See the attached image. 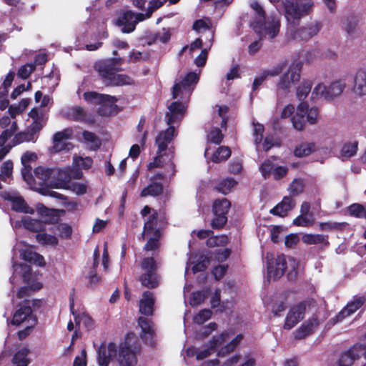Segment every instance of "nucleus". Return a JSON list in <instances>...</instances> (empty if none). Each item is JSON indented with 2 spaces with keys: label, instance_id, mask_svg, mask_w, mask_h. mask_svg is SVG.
I'll list each match as a JSON object with an SVG mask.
<instances>
[{
  "label": "nucleus",
  "instance_id": "f257e3e1",
  "mask_svg": "<svg viewBox=\"0 0 366 366\" xmlns=\"http://www.w3.org/2000/svg\"><path fill=\"white\" fill-rule=\"evenodd\" d=\"M199 81V74L195 72H189L182 80L176 81L172 88V97L182 99V102H174L168 107L169 112L166 115L167 121L169 127L165 130L159 132L156 137L155 144L157 146V156L154 161L149 163V169L160 167L162 166V158L166 156L170 161L173 157V148L168 147L175 136V128L171 124L175 123L179 118H182L186 111V102L194 89V86Z\"/></svg>",
  "mask_w": 366,
  "mask_h": 366
},
{
  "label": "nucleus",
  "instance_id": "f03ea898",
  "mask_svg": "<svg viewBox=\"0 0 366 366\" xmlns=\"http://www.w3.org/2000/svg\"><path fill=\"white\" fill-rule=\"evenodd\" d=\"M139 349L135 335L128 334L124 342L119 345V350L114 342L109 343L107 348H99V365L108 366L109 362L116 357L119 366H135L137 363V354Z\"/></svg>",
  "mask_w": 366,
  "mask_h": 366
},
{
  "label": "nucleus",
  "instance_id": "7ed1b4c3",
  "mask_svg": "<svg viewBox=\"0 0 366 366\" xmlns=\"http://www.w3.org/2000/svg\"><path fill=\"white\" fill-rule=\"evenodd\" d=\"M122 61V60L120 58H111L99 61L95 64L94 67L105 85L114 86L133 83L132 79L129 76L117 74V71L121 70L119 66Z\"/></svg>",
  "mask_w": 366,
  "mask_h": 366
},
{
  "label": "nucleus",
  "instance_id": "20e7f679",
  "mask_svg": "<svg viewBox=\"0 0 366 366\" xmlns=\"http://www.w3.org/2000/svg\"><path fill=\"white\" fill-rule=\"evenodd\" d=\"M267 280H276L280 278L285 272L289 280H294L297 274L298 262L291 257L287 258L284 254L274 257L271 254H267Z\"/></svg>",
  "mask_w": 366,
  "mask_h": 366
},
{
  "label": "nucleus",
  "instance_id": "39448f33",
  "mask_svg": "<svg viewBox=\"0 0 366 366\" xmlns=\"http://www.w3.org/2000/svg\"><path fill=\"white\" fill-rule=\"evenodd\" d=\"M277 10H282L287 21L298 23L300 19L312 13L315 7L313 0H269Z\"/></svg>",
  "mask_w": 366,
  "mask_h": 366
},
{
  "label": "nucleus",
  "instance_id": "423d86ee",
  "mask_svg": "<svg viewBox=\"0 0 366 366\" xmlns=\"http://www.w3.org/2000/svg\"><path fill=\"white\" fill-rule=\"evenodd\" d=\"M251 8L257 15L255 19L251 22V26L260 37L269 36L274 38L280 31V21L279 18L271 16L267 21L265 19V11L262 6L256 0L250 2Z\"/></svg>",
  "mask_w": 366,
  "mask_h": 366
},
{
  "label": "nucleus",
  "instance_id": "0eeeda50",
  "mask_svg": "<svg viewBox=\"0 0 366 366\" xmlns=\"http://www.w3.org/2000/svg\"><path fill=\"white\" fill-rule=\"evenodd\" d=\"M84 99L93 105H99L97 112L101 116H110L116 114L118 107L116 104L117 98L108 94H99L96 92H87L83 94Z\"/></svg>",
  "mask_w": 366,
  "mask_h": 366
},
{
  "label": "nucleus",
  "instance_id": "6e6552de",
  "mask_svg": "<svg viewBox=\"0 0 366 366\" xmlns=\"http://www.w3.org/2000/svg\"><path fill=\"white\" fill-rule=\"evenodd\" d=\"M318 119L319 111L317 108H310L306 103H300L295 114L292 117V123L296 130L301 131L305 128L306 122L315 124Z\"/></svg>",
  "mask_w": 366,
  "mask_h": 366
},
{
  "label": "nucleus",
  "instance_id": "1a4fd4ad",
  "mask_svg": "<svg viewBox=\"0 0 366 366\" xmlns=\"http://www.w3.org/2000/svg\"><path fill=\"white\" fill-rule=\"evenodd\" d=\"M347 86V80L345 78L336 79L327 86L324 84L320 83L315 86L312 92L313 99L323 97L325 99H333L340 96Z\"/></svg>",
  "mask_w": 366,
  "mask_h": 366
},
{
  "label": "nucleus",
  "instance_id": "9d476101",
  "mask_svg": "<svg viewBox=\"0 0 366 366\" xmlns=\"http://www.w3.org/2000/svg\"><path fill=\"white\" fill-rule=\"evenodd\" d=\"M144 273L139 277L142 285L149 289L157 287L160 283V277L157 273V264L153 257L144 258L141 263Z\"/></svg>",
  "mask_w": 366,
  "mask_h": 366
},
{
  "label": "nucleus",
  "instance_id": "9b49d317",
  "mask_svg": "<svg viewBox=\"0 0 366 366\" xmlns=\"http://www.w3.org/2000/svg\"><path fill=\"white\" fill-rule=\"evenodd\" d=\"M52 180L53 188L66 189L72 179H79L82 177V172L76 167H67L64 169L54 168Z\"/></svg>",
  "mask_w": 366,
  "mask_h": 366
},
{
  "label": "nucleus",
  "instance_id": "f8f14e48",
  "mask_svg": "<svg viewBox=\"0 0 366 366\" xmlns=\"http://www.w3.org/2000/svg\"><path fill=\"white\" fill-rule=\"evenodd\" d=\"M229 339V333L228 332H222L219 335L215 336L212 338L209 342V346L207 348L199 350L195 347H189L186 350V354L188 357L195 356L197 360H202L209 357Z\"/></svg>",
  "mask_w": 366,
  "mask_h": 366
},
{
  "label": "nucleus",
  "instance_id": "ddd939ff",
  "mask_svg": "<svg viewBox=\"0 0 366 366\" xmlns=\"http://www.w3.org/2000/svg\"><path fill=\"white\" fill-rule=\"evenodd\" d=\"M54 177L53 169L44 167H38L34 169V177L31 189L39 192L41 194H46L47 187H52Z\"/></svg>",
  "mask_w": 366,
  "mask_h": 366
},
{
  "label": "nucleus",
  "instance_id": "4468645a",
  "mask_svg": "<svg viewBox=\"0 0 366 366\" xmlns=\"http://www.w3.org/2000/svg\"><path fill=\"white\" fill-rule=\"evenodd\" d=\"M322 26V22L314 21L300 28L289 30L287 35L288 39L294 41H307L317 36Z\"/></svg>",
  "mask_w": 366,
  "mask_h": 366
},
{
  "label": "nucleus",
  "instance_id": "2eb2a0df",
  "mask_svg": "<svg viewBox=\"0 0 366 366\" xmlns=\"http://www.w3.org/2000/svg\"><path fill=\"white\" fill-rule=\"evenodd\" d=\"M302 66V63L301 61H294L291 64L287 71L280 77L277 84L278 92L287 93L291 85L300 81Z\"/></svg>",
  "mask_w": 366,
  "mask_h": 366
},
{
  "label": "nucleus",
  "instance_id": "dca6fc26",
  "mask_svg": "<svg viewBox=\"0 0 366 366\" xmlns=\"http://www.w3.org/2000/svg\"><path fill=\"white\" fill-rule=\"evenodd\" d=\"M231 204L226 198L217 199L213 203L212 211L214 217L212 219L211 226L213 229L222 228L227 221V214Z\"/></svg>",
  "mask_w": 366,
  "mask_h": 366
},
{
  "label": "nucleus",
  "instance_id": "f3484780",
  "mask_svg": "<svg viewBox=\"0 0 366 366\" xmlns=\"http://www.w3.org/2000/svg\"><path fill=\"white\" fill-rule=\"evenodd\" d=\"M145 19L144 14H134L131 11L124 12L117 19V25L122 26L124 33H130L135 29L136 24Z\"/></svg>",
  "mask_w": 366,
  "mask_h": 366
},
{
  "label": "nucleus",
  "instance_id": "a211bd4d",
  "mask_svg": "<svg viewBox=\"0 0 366 366\" xmlns=\"http://www.w3.org/2000/svg\"><path fill=\"white\" fill-rule=\"evenodd\" d=\"M36 324V318L33 315L32 310L29 305H20L19 308L13 315L11 324L20 325L21 324Z\"/></svg>",
  "mask_w": 366,
  "mask_h": 366
},
{
  "label": "nucleus",
  "instance_id": "6ab92c4d",
  "mask_svg": "<svg viewBox=\"0 0 366 366\" xmlns=\"http://www.w3.org/2000/svg\"><path fill=\"white\" fill-rule=\"evenodd\" d=\"M366 302V297L355 295L346 306L336 315L337 321H342L361 308Z\"/></svg>",
  "mask_w": 366,
  "mask_h": 366
},
{
  "label": "nucleus",
  "instance_id": "aec40b11",
  "mask_svg": "<svg viewBox=\"0 0 366 366\" xmlns=\"http://www.w3.org/2000/svg\"><path fill=\"white\" fill-rule=\"evenodd\" d=\"M306 307L304 303H300L292 307L286 317L284 328L291 330L304 318Z\"/></svg>",
  "mask_w": 366,
  "mask_h": 366
},
{
  "label": "nucleus",
  "instance_id": "412c9836",
  "mask_svg": "<svg viewBox=\"0 0 366 366\" xmlns=\"http://www.w3.org/2000/svg\"><path fill=\"white\" fill-rule=\"evenodd\" d=\"M362 352L361 345H354L348 350L342 352L339 358V366H351Z\"/></svg>",
  "mask_w": 366,
  "mask_h": 366
},
{
  "label": "nucleus",
  "instance_id": "4be33fe9",
  "mask_svg": "<svg viewBox=\"0 0 366 366\" xmlns=\"http://www.w3.org/2000/svg\"><path fill=\"white\" fill-rule=\"evenodd\" d=\"M353 93L358 97H364L366 95V71L364 69H359L356 71L354 76Z\"/></svg>",
  "mask_w": 366,
  "mask_h": 366
},
{
  "label": "nucleus",
  "instance_id": "5701e85b",
  "mask_svg": "<svg viewBox=\"0 0 366 366\" xmlns=\"http://www.w3.org/2000/svg\"><path fill=\"white\" fill-rule=\"evenodd\" d=\"M46 222L31 219L29 217H24L21 221H16L14 224V227H20L23 226L25 229L35 232H39L46 229Z\"/></svg>",
  "mask_w": 366,
  "mask_h": 366
},
{
  "label": "nucleus",
  "instance_id": "b1692460",
  "mask_svg": "<svg viewBox=\"0 0 366 366\" xmlns=\"http://www.w3.org/2000/svg\"><path fill=\"white\" fill-rule=\"evenodd\" d=\"M29 117L33 119L32 124L27 129L34 136L43 128L46 124V119L41 112L37 109H33L29 114Z\"/></svg>",
  "mask_w": 366,
  "mask_h": 366
},
{
  "label": "nucleus",
  "instance_id": "393cba45",
  "mask_svg": "<svg viewBox=\"0 0 366 366\" xmlns=\"http://www.w3.org/2000/svg\"><path fill=\"white\" fill-rule=\"evenodd\" d=\"M318 325V320L313 317L301 325L294 332V337L296 340H302L312 334Z\"/></svg>",
  "mask_w": 366,
  "mask_h": 366
},
{
  "label": "nucleus",
  "instance_id": "a878e982",
  "mask_svg": "<svg viewBox=\"0 0 366 366\" xmlns=\"http://www.w3.org/2000/svg\"><path fill=\"white\" fill-rule=\"evenodd\" d=\"M5 199L11 202V208L16 212L25 214H34V209L31 208L21 197L8 194Z\"/></svg>",
  "mask_w": 366,
  "mask_h": 366
},
{
  "label": "nucleus",
  "instance_id": "bb28decb",
  "mask_svg": "<svg viewBox=\"0 0 366 366\" xmlns=\"http://www.w3.org/2000/svg\"><path fill=\"white\" fill-rule=\"evenodd\" d=\"M19 252L21 257L26 262L41 267L45 264L44 257L34 252L31 246L25 245V248L20 249Z\"/></svg>",
  "mask_w": 366,
  "mask_h": 366
},
{
  "label": "nucleus",
  "instance_id": "cd10ccee",
  "mask_svg": "<svg viewBox=\"0 0 366 366\" xmlns=\"http://www.w3.org/2000/svg\"><path fill=\"white\" fill-rule=\"evenodd\" d=\"M295 206V202L292 197H285L282 202L270 210V213L280 217H285L287 212Z\"/></svg>",
  "mask_w": 366,
  "mask_h": 366
},
{
  "label": "nucleus",
  "instance_id": "c85d7f7f",
  "mask_svg": "<svg viewBox=\"0 0 366 366\" xmlns=\"http://www.w3.org/2000/svg\"><path fill=\"white\" fill-rule=\"evenodd\" d=\"M154 305V298L153 294L149 291H146L142 295V298L139 301V312L144 315H152L153 314V307Z\"/></svg>",
  "mask_w": 366,
  "mask_h": 366
},
{
  "label": "nucleus",
  "instance_id": "c756f323",
  "mask_svg": "<svg viewBox=\"0 0 366 366\" xmlns=\"http://www.w3.org/2000/svg\"><path fill=\"white\" fill-rule=\"evenodd\" d=\"M12 267L14 269V275L10 278L11 283L14 285L16 276L20 274L22 277L23 282L29 284L31 277V267L26 264H16L15 262L13 263Z\"/></svg>",
  "mask_w": 366,
  "mask_h": 366
},
{
  "label": "nucleus",
  "instance_id": "7c9ffc66",
  "mask_svg": "<svg viewBox=\"0 0 366 366\" xmlns=\"http://www.w3.org/2000/svg\"><path fill=\"white\" fill-rule=\"evenodd\" d=\"M138 324L142 329V338L148 343L151 344L154 329L150 320L140 317L138 320Z\"/></svg>",
  "mask_w": 366,
  "mask_h": 366
},
{
  "label": "nucleus",
  "instance_id": "2f4dec72",
  "mask_svg": "<svg viewBox=\"0 0 366 366\" xmlns=\"http://www.w3.org/2000/svg\"><path fill=\"white\" fill-rule=\"evenodd\" d=\"M36 137H34L27 129L24 132L16 133L14 138L10 142L9 146H11V149L18 144L24 142H35Z\"/></svg>",
  "mask_w": 366,
  "mask_h": 366
},
{
  "label": "nucleus",
  "instance_id": "473e14b6",
  "mask_svg": "<svg viewBox=\"0 0 366 366\" xmlns=\"http://www.w3.org/2000/svg\"><path fill=\"white\" fill-rule=\"evenodd\" d=\"M70 310L71 313L74 315V321L76 325L83 324L85 327L88 330H90L93 327V320L86 313H81L80 315H76L74 312V300L70 299Z\"/></svg>",
  "mask_w": 366,
  "mask_h": 366
},
{
  "label": "nucleus",
  "instance_id": "72a5a7b5",
  "mask_svg": "<svg viewBox=\"0 0 366 366\" xmlns=\"http://www.w3.org/2000/svg\"><path fill=\"white\" fill-rule=\"evenodd\" d=\"M302 242L307 244H322L327 247L329 242L327 236L320 234H306L302 237Z\"/></svg>",
  "mask_w": 366,
  "mask_h": 366
},
{
  "label": "nucleus",
  "instance_id": "f704fd0d",
  "mask_svg": "<svg viewBox=\"0 0 366 366\" xmlns=\"http://www.w3.org/2000/svg\"><path fill=\"white\" fill-rule=\"evenodd\" d=\"M64 114L68 119L74 120V121H84L86 118V113L84 109L79 106H75L73 107H70L66 109Z\"/></svg>",
  "mask_w": 366,
  "mask_h": 366
},
{
  "label": "nucleus",
  "instance_id": "c9c22d12",
  "mask_svg": "<svg viewBox=\"0 0 366 366\" xmlns=\"http://www.w3.org/2000/svg\"><path fill=\"white\" fill-rule=\"evenodd\" d=\"M359 19L355 16H347L344 21V29L350 36L358 34L359 31Z\"/></svg>",
  "mask_w": 366,
  "mask_h": 366
},
{
  "label": "nucleus",
  "instance_id": "e433bc0d",
  "mask_svg": "<svg viewBox=\"0 0 366 366\" xmlns=\"http://www.w3.org/2000/svg\"><path fill=\"white\" fill-rule=\"evenodd\" d=\"M157 213H152L148 218V219L145 222L144 225V230L141 234V238L144 239L145 235L152 234L157 226Z\"/></svg>",
  "mask_w": 366,
  "mask_h": 366
},
{
  "label": "nucleus",
  "instance_id": "4c0bfd02",
  "mask_svg": "<svg viewBox=\"0 0 366 366\" xmlns=\"http://www.w3.org/2000/svg\"><path fill=\"white\" fill-rule=\"evenodd\" d=\"M42 285L40 282H36L32 285H27L20 288L16 294L19 299H24V304L29 305V301L26 299L29 296L30 291H37L40 290Z\"/></svg>",
  "mask_w": 366,
  "mask_h": 366
},
{
  "label": "nucleus",
  "instance_id": "58836bf2",
  "mask_svg": "<svg viewBox=\"0 0 366 366\" xmlns=\"http://www.w3.org/2000/svg\"><path fill=\"white\" fill-rule=\"evenodd\" d=\"M99 256V249L96 248L94 252V269L89 272L88 275L89 284L91 287H95L100 281L99 277L97 276L96 268L98 265V258Z\"/></svg>",
  "mask_w": 366,
  "mask_h": 366
},
{
  "label": "nucleus",
  "instance_id": "ea45409f",
  "mask_svg": "<svg viewBox=\"0 0 366 366\" xmlns=\"http://www.w3.org/2000/svg\"><path fill=\"white\" fill-rule=\"evenodd\" d=\"M358 149V142L357 141L345 142L341 149V156L342 158L349 159L356 154Z\"/></svg>",
  "mask_w": 366,
  "mask_h": 366
},
{
  "label": "nucleus",
  "instance_id": "a19ab883",
  "mask_svg": "<svg viewBox=\"0 0 366 366\" xmlns=\"http://www.w3.org/2000/svg\"><path fill=\"white\" fill-rule=\"evenodd\" d=\"M312 83L311 81L304 79L297 86L296 96L300 101L304 100L311 91Z\"/></svg>",
  "mask_w": 366,
  "mask_h": 366
},
{
  "label": "nucleus",
  "instance_id": "79ce46f5",
  "mask_svg": "<svg viewBox=\"0 0 366 366\" xmlns=\"http://www.w3.org/2000/svg\"><path fill=\"white\" fill-rule=\"evenodd\" d=\"M315 144L312 142L304 143L297 146L294 150V154L298 157H302L310 154L315 150Z\"/></svg>",
  "mask_w": 366,
  "mask_h": 366
},
{
  "label": "nucleus",
  "instance_id": "37998d69",
  "mask_svg": "<svg viewBox=\"0 0 366 366\" xmlns=\"http://www.w3.org/2000/svg\"><path fill=\"white\" fill-rule=\"evenodd\" d=\"M36 239L39 244L45 246H56L58 244V239L55 236L48 234L44 231L36 235Z\"/></svg>",
  "mask_w": 366,
  "mask_h": 366
},
{
  "label": "nucleus",
  "instance_id": "c03bdc74",
  "mask_svg": "<svg viewBox=\"0 0 366 366\" xmlns=\"http://www.w3.org/2000/svg\"><path fill=\"white\" fill-rule=\"evenodd\" d=\"M212 41H213V33L210 32L209 42L205 43V44L207 46V47L202 49L201 53L199 54V55L194 59V64L198 67L203 66L206 64L207 59V52H208V50L211 48V46L212 45Z\"/></svg>",
  "mask_w": 366,
  "mask_h": 366
},
{
  "label": "nucleus",
  "instance_id": "a18cd8bd",
  "mask_svg": "<svg viewBox=\"0 0 366 366\" xmlns=\"http://www.w3.org/2000/svg\"><path fill=\"white\" fill-rule=\"evenodd\" d=\"M29 354V350L26 348H21L17 352L15 353L12 362L15 366H27L29 360L27 355Z\"/></svg>",
  "mask_w": 366,
  "mask_h": 366
},
{
  "label": "nucleus",
  "instance_id": "49530a36",
  "mask_svg": "<svg viewBox=\"0 0 366 366\" xmlns=\"http://www.w3.org/2000/svg\"><path fill=\"white\" fill-rule=\"evenodd\" d=\"M163 187L162 184L154 182L149 184L147 187L143 189L141 192L142 197L147 196H158L162 193Z\"/></svg>",
  "mask_w": 366,
  "mask_h": 366
},
{
  "label": "nucleus",
  "instance_id": "de8ad7c7",
  "mask_svg": "<svg viewBox=\"0 0 366 366\" xmlns=\"http://www.w3.org/2000/svg\"><path fill=\"white\" fill-rule=\"evenodd\" d=\"M212 26V22L211 20L208 18L196 20L192 26V28L194 30L200 32L202 30L203 31H207L208 35H207V39L209 40V33L212 32L210 31ZM214 34V31H212Z\"/></svg>",
  "mask_w": 366,
  "mask_h": 366
},
{
  "label": "nucleus",
  "instance_id": "09e8293b",
  "mask_svg": "<svg viewBox=\"0 0 366 366\" xmlns=\"http://www.w3.org/2000/svg\"><path fill=\"white\" fill-rule=\"evenodd\" d=\"M231 155V150L228 147H219L213 154L212 161L218 163L227 159Z\"/></svg>",
  "mask_w": 366,
  "mask_h": 366
},
{
  "label": "nucleus",
  "instance_id": "8fccbe9b",
  "mask_svg": "<svg viewBox=\"0 0 366 366\" xmlns=\"http://www.w3.org/2000/svg\"><path fill=\"white\" fill-rule=\"evenodd\" d=\"M242 340V335H238L234 339H232L227 345H226L224 347H222L219 350L218 355L224 356L226 354L233 351L235 349V347L238 345V344L241 342Z\"/></svg>",
  "mask_w": 366,
  "mask_h": 366
},
{
  "label": "nucleus",
  "instance_id": "3c124183",
  "mask_svg": "<svg viewBox=\"0 0 366 366\" xmlns=\"http://www.w3.org/2000/svg\"><path fill=\"white\" fill-rule=\"evenodd\" d=\"M236 184L237 182L234 179L227 178L219 182L216 188L219 192L227 194L236 185Z\"/></svg>",
  "mask_w": 366,
  "mask_h": 366
},
{
  "label": "nucleus",
  "instance_id": "603ef678",
  "mask_svg": "<svg viewBox=\"0 0 366 366\" xmlns=\"http://www.w3.org/2000/svg\"><path fill=\"white\" fill-rule=\"evenodd\" d=\"M304 182L301 179H295L289 186V192L291 196L296 197L300 194L304 189Z\"/></svg>",
  "mask_w": 366,
  "mask_h": 366
},
{
  "label": "nucleus",
  "instance_id": "864d4df0",
  "mask_svg": "<svg viewBox=\"0 0 366 366\" xmlns=\"http://www.w3.org/2000/svg\"><path fill=\"white\" fill-rule=\"evenodd\" d=\"M152 237L149 238L145 244L144 249L146 251H152L158 248L159 247V239L160 237V232L159 229H156L152 234Z\"/></svg>",
  "mask_w": 366,
  "mask_h": 366
},
{
  "label": "nucleus",
  "instance_id": "5fc2aeb1",
  "mask_svg": "<svg viewBox=\"0 0 366 366\" xmlns=\"http://www.w3.org/2000/svg\"><path fill=\"white\" fill-rule=\"evenodd\" d=\"M17 124L16 122H13L10 127L2 132L0 135V146H3L17 131Z\"/></svg>",
  "mask_w": 366,
  "mask_h": 366
},
{
  "label": "nucleus",
  "instance_id": "6e6d98bb",
  "mask_svg": "<svg viewBox=\"0 0 366 366\" xmlns=\"http://www.w3.org/2000/svg\"><path fill=\"white\" fill-rule=\"evenodd\" d=\"M348 212L350 215L358 218L366 217V209L360 204H352L348 207Z\"/></svg>",
  "mask_w": 366,
  "mask_h": 366
},
{
  "label": "nucleus",
  "instance_id": "4d7b16f0",
  "mask_svg": "<svg viewBox=\"0 0 366 366\" xmlns=\"http://www.w3.org/2000/svg\"><path fill=\"white\" fill-rule=\"evenodd\" d=\"M83 138L87 142L90 144V147L93 149H96L99 147L101 143L99 138L93 132L84 131L83 132Z\"/></svg>",
  "mask_w": 366,
  "mask_h": 366
},
{
  "label": "nucleus",
  "instance_id": "13d9d810",
  "mask_svg": "<svg viewBox=\"0 0 366 366\" xmlns=\"http://www.w3.org/2000/svg\"><path fill=\"white\" fill-rule=\"evenodd\" d=\"M66 189L70 190L77 195H81L86 192L87 186L84 183L71 182Z\"/></svg>",
  "mask_w": 366,
  "mask_h": 366
},
{
  "label": "nucleus",
  "instance_id": "bf43d9fd",
  "mask_svg": "<svg viewBox=\"0 0 366 366\" xmlns=\"http://www.w3.org/2000/svg\"><path fill=\"white\" fill-rule=\"evenodd\" d=\"M212 315V312L209 309H204L199 311V312L194 317V322L198 325H202L207 320H208Z\"/></svg>",
  "mask_w": 366,
  "mask_h": 366
},
{
  "label": "nucleus",
  "instance_id": "052dcab7",
  "mask_svg": "<svg viewBox=\"0 0 366 366\" xmlns=\"http://www.w3.org/2000/svg\"><path fill=\"white\" fill-rule=\"evenodd\" d=\"M56 230L58 232V234L61 238L68 239L71 237L72 229L71 226L67 224L61 223L56 227Z\"/></svg>",
  "mask_w": 366,
  "mask_h": 366
},
{
  "label": "nucleus",
  "instance_id": "680f3d73",
  "mask_svg": "<svg viewBox=\"0 0 366 366\" xmlns=\"http://www.w3.org/2000/svg\"><path fill=\"white\" fill-rule=\"evenodd\" d=\"M166 1L167 0H150L149 2L147 11L144 14L145 19L149 18L152 16V13L155 10L162 7Z\"/></svg>",
  "mask_w": 366,
  "mask_h": 366
},
{
  "label": "nucleus",
  "instance_id": "e2e57ef3",
  "mask_svg": "<svg viewBox=\"0 0 366 366\" xmlns=\"http://www.w3.org/2000/svg\"><path fill=\"white\" fill-rule=\"evenodd\" d=\"M73 162L76 167L87 169L92 167L93 161L90 157L83 158L81 157H74Z\"/></svg>",
  "mask_w": 366,
  "mask_h": 366
},
{
  "label": "nucleus",
  "instance_id": "0e129e2a",
  "mask_svg": "<svg viewBox=\"0 0 366 366\" xmlns=\"http://www.w3.org/2000/svg\"><path fill=\"white\" fill-rule=\"evenodd\" d=\"M274 164L271 160L264 161L260 166L259 170L264 179H267L272 173Z\"/></svg>",
  "mask_w": 366,
  "mask_h": 366
},
{
  "label": "nucleus",
  "instance_id": "69168bd1",
  "mask_svg": "<svg viewBox=\"0 0 366 366\" xmlns=\"http://www.w3.org/2000/svg\"><path fill=\"white\" fill-rule=\"evenodd\" d=\"M206 298V294L204 292L198 291L192 294L189 303L192 306H197L202 304Z\"/></svg>",
  "mask_w": 366,
  "mask_h": 366
},
{
  "label": "nucleus",
  "instance_id": "338daca9",
  "mask_svg": "<svg viewBox=\"0 0 366 366\" xmlns=\"http://www.w3.org/2000/svg\"><path fill=\"white\" fill-rule=\"evenodd\" d=\"M207 137L209 142L214 143L216 144H219L221 143L223 139V135L219 129L215 128L210 131Z\"/></svg>",
  "mask_w": 366,
  "mask_h": 366
},
{
  "label": "nucleus",
  "instance_id": "774afa93",
  "mask_svg": "<svg viewBox=\"0 0 366 366\" xmlns=\"http://www.w3.org/2000/svg\"><path fill=\"white\" fill-rule=\"evenodd\" d=\"M35 69V66L32 64H26L22 66L18 71V76L23 79L29 76L32 71Z\"/></svg>",
  "mask_w": 366,
  "mask_h": 366
}]
</instances>
